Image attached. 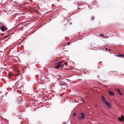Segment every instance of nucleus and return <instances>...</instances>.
I'll return each instance as SVG.
<instances>
[{"label": "nucleus", "instance_id": "7", "mask_svg": "<svg viewBox=\"0 0 124 124\" xmlns=\"http://www.w3.org/2000/svg\"><path fill=\"white\" fill-rule=\"evenodd\" d=\"M108 93H109V94L111 95H114V93L111 91H108Z\"/></svg>", "mask_w": 124, "mask_h": 124}, {"label": "nucleus", "instance_id": "1", "mask_svg": "<svg viewBox=\"0 0 124 124\" xmlns=\"http://www.w3.org/2000/svg\"><path fill=\"white\" fill-rule=\"evenodd\" d=\"M63 62V61H61L57 63L56 64H55L56 66L54 68L55 69H58L61 67V65H62V64ZM62 67H63V66H62Z\"/></svg>", "mask_w": 124, "mask_h": 124}, {"label": "nucleus", "instance_id": "19", "mask_svg": "<svg viewBox=\"0 0 124 124\" xmlns=\"http://www.w3.org/2000/svg\"><path fill=\"white\" fill-rule=\"evenodd\" d=\"M108 49L107 48H106L105 49V50H107Z\"/></svg>", "mask_w": 124, "mask_h": 124}, {"label": "nucleus", "instance_id": "17", "mask_svg": "<svg viewBox=\"0 0 124 124\" xmlns=\"http://www.w3.org/2000/svg\"><path fill=\"white\" fill-rule=\"evenodd\" d=\"M70 44V43H68L67 44V45H69Z\"/></svg>", "mask_w": 124, "mask_h": 124}, {"label": "nucleus", "instance_id": "10", "mask_svg": "<svg viewBox=\"0 0 124 124\" xmlns=\"http://www.w3.org/2000/svg\"><path fill=\"white\" fill-rule=\"evenodd\" d=\"M9 36V35H7V36H6L5 37H4V38H3L2 39H1V40H3V39H6V38H7V37H8Z\"/></svg>", "mask_w": 124, "mask_h": 124}, {"label": "nucleus", "instance_id": "5", "mask_svg": "<svg viewBox=\"0 0 124 124\" xmlns=\"http://www.w3.org/2000/svg\"><path fill=\"white\" fill-rule=\"evenodd\" d=\"M105 103L106 105L109 108H110L111 107V106L110 105V104L107 101H105Z\"/></svg>", "mask_w": 124, "mask_h": 124}, {"label": "nucleus", "instance_id": "4", "mask_svg": "<svg viewBox=\"0 0 124 124\" xmlns=\"http://www.w3.org/2000/svg\"><path fill=\"white\" fill-rule=\"evenodd\" d=\"M115 90L120 95H123V94L121 92L119 89L117 88H115Z\"/></svg>", "mask_w": 124, "mask_h": 124}, {"label": "nucleus", "instance_id": "9", "mask_svg": "<svg viewBox=\"0 0 124 124\" xmlns=\"http://www.w3.org/2000/svg\"><path fill=\"white\" fill-rule=\"evenodd\" d=\"M12 75V73H10L9 74L8 76V78H9Z\"/></svg>", "mask_w": 124, "mask_h": 124}, {"label": "nucleus", "instance_id": "8", "mask_svg": "<svg viewBox=\"0 0 124 124\" xmlns=\"http://www.w3.org/2000/svg\"><path fill=\"white\" fill-rule=\"evenodd\" d=\"M101 100L104 101L105 102V101H105V98L104 97V96L102 95L101 96Z\"/></svg>", "mask_w": 124, "mask_h": 124}, {"label": "nucleus", "instance_id": "15", "mask_svg": "<svg viewBox=\"0 0 124 124\" xmlns=\"http://www.w3.org/2000/svg\"><path fill=\"white\" fill-rule=\"evenodd\" d=\"M81 101H83V102H85V101H84V100L83 99V98H82V99H81Z\"/></svg>", "mask_w": 124, "mask_h": 124}, {"label": "nucleus", "instance_id": "14", "mask_svg": "<svg viewBox=\"0 0 124 124\" xmlns=\"http://www.w3.org/2000/svg\"><path fill=\"white\" fill-rule=\"evenodd\" d=\"M100 35L102 37H104V36L102 34H101Z\"/></svg>", "mask_w": 124, "mask_h": 124}, {"label": "nucleus", "instance_id": "12", "mask_svg": "<svg viewBox=\"0 0 124 124\" xmlns=\"http://www.w3.org/2000/svg\"><path fill=\"white\" fill-rule=\"evenodd\" d=\"M124 55L123 54L121 55H118V56H119L120 57H123L124 56Z\"/></svg>", "mask_w": 124, "mask_h": 124}, {"label": "nucleus", "instance_id": "6", "mask_svg": "<svg viewBox=\"0 0 124 124\" xmlns=\"http://www.w3.org/2000/svg\"><path fill=\"white\" fill-rule=\"evenodd\" d=\"M80 114L81 115V117H79V118L80 119L81 118H83L85 116L84 114L83 113H80Z\"/></svg>", "mask_w": 124, "mask_h": 124}, {"label": "nucleus", "instance_id": "18", "mask_svg": "<svg viewBox=\"0 0 124 124\" xmlns=\"http://www.w3.org/2000/svg\"><path fill=\"white\" fill-rule=\"evenodd\" d=\"M65 65H67V62L65 63Z\"/></svg>", "mask_w": 124, "mask_h": 124}, {"label": "nucleus", "instance_id": "11", "mask_svg": "<svg viewBox=\"0 0 124 124\" xmlns=\"http://www.w3.org/2000/svg\"><path fill=\"white\" fill-rule=\"evenodd\" d=\"M94 19V17L93 16H91V17L90 20L91 21H93Z\"/></svg>", "mask_w": 124, "mask_h": 124}, {"label": "nucleus", "instance_id": "20", "mask_svg": "<svg viewBox=\"0 0 124 124\" xmlns=\"http://www.w3.org/2000/svg\"><path fill=\"white\" fill-rule=\"evenodd\" d=\"M79 7H78V9H79Z\"/></svg>", "mask_w": 124, "mask_h": 124}, {"label": "nucleus", "instance_id": "16", "mask_svg": "<svg viewBox=\"0 0 124 124\" xmlns=\"http://www.w3.org/2000/svg\"><path fill=\"white\" fill-rule=\"evenodd\" d=\"M60 85H64V84H62V83L61 82H60Z\"/></svg>", "mask_w": 124, "mask_h": 124}, {"label": "nucleus", "instance_id": "2", "mask_svg": "<svg viewBox=\"0 0 124 124\" xmlns=\"http://www.w3.org/2000/svg\"><path fill=\"white\" fill-rule=\"evenodd\" d=\"M0 29L2 31H4L7 30L8 28L5 26H2L0 27Z\"/></svg>", "mask_w": 124, "mask_h": 124}, {"label": "nucleus", "instance_id": "3", "mask_svg": "<svg viewBox=\"0 0 124 124\" xmlns=\"http://www.w3.org/2000/svg\"><path fill=\"white\" fill-rule=\"evenodd\" d=\"M118 119L120 121H123L124 120V116L121 115V116L118 118Z\"/></svg>", "mask_w": 124, "mask_h": 124}, {"label": "nucleus", "instance_id": "13", "mask_svg": "<svg viewBox=\"0 0 124 124\" xmlns=\"http://www.w3.org/2000/svg\"><path fill=\"white\" fill-rule=\"evenodd\" d=\"M76 113H74L73 114V116H76Z\"/></svg>", "mask_w": 124, "mask_h": 124}]
</instances>
